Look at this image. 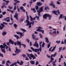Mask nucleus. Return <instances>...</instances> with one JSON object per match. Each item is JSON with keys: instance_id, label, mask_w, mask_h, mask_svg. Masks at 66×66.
Segmentation results:
<instances>
[{"instance_id": "obj_1", "label": "nucleus", "mask_w": 66, "mask_h": 66, "mask_svg": "<svg viewBox=\"0 0 66 66\" xmlns=\"http://www.w3.org/2000/svg\"><path fill=\"white\" fill-rule=\"evenodd\" d=\"M3 45H0V48L1 49L2 52L4 53H5V48L6 47V49H8V46L6 45L5 43H4L3 44Z\"/></svg>"}, {"instance_id": "obj_2", "label": "nucleus", "mask_w": 66, "mask_h": 66, "mask_svg": "<svg viewBox=\"0 0 66 66\" xmlns=\"http://www.w3.org/2000/svg\"><path fill=\"white\" fill-rule=\"evenodd\" d=\"M30 48L33 51H34L35 52H37L39 51L40 52H42V46H40V48L39 49H34V48L32 47H30Z\"/></svg>"}, {"instance_id": "obj_3", "label": "nucleus", "mask_w": 66, "mask_h": 66, "mask_svg": "<svg viewBox=\"0 0 66 66\" xmlns=\"http://www.w3.org/2000/svg\"><path fill=\"white\" fill-rule=\"evenodd\" d=\"M27 55L30 60H32V58L33 60H34L36 59V56H34L32 54H27ZM31 57L32 58H31Z\"/></svg>"}, {"instance_id": "obj_4", "label": "nucleus", "mask_w": 66, "mask_h": 66, "mask_svg": "<svg viewBox=\"0 0 66 66\" xmlns=\"http://www.w3.org/2000/svg\"><path fill=\"white\" fill-rule=\"evenodd\" d=\"M43 7H41L40 9H39V11L38 10L37 11V13H38V16H39V17H40V16H41V15H40V12H43Z\"/></svg>"}, {"instance_id": "obj_5", "label": "nucleus", "mask_w": 66, "mask_h": 66, "mask_svg": "<svg viewBox=\"0 0 66 66\" xmlns=\"http://www.w3.org/2000/svg\"><path fill=\"white\" fill-rule=\"evenodd\" d=\"M57 53L56 52H55L54 55L53 54L51 55L50 57L51 60L50 61L52 62L53 60H54V58H53L52 57H55L56 56V55Z\"/></svg>"}, {"instance_id": "obj_6", "label": "nucleus", "mask_w": 66, "mask_h": 66, "mask_svg": "<svg viewBox=\"0 0 66 66\" xmlns=\"http://www.w3.org/2000/svg\"><path fill=\"white\" fill-rule=\"evenodd\" d=\"M26 23H27V24L26 25V26H29V28H30L31 27V24L30 23V22L29 20H26V22H25Z\"/></svg>"}, {"instance_id": "obj_7", "label": "nucleus", "mask_w": 66, "mask_h": 66, "mask_svg": "<svg viewBox=\"0 0 66 66\" xmlns=\"http://www.w3.org/2000/svg\"><path fill=\"white\" fill-rule=\"evenodd\" d=\"M52 12L53 13H54V14L55 15H56L57 16L58 15V14L56 13H58V14H60V11L59 10H57V11H52Z\"/></svg>"}, {"instance_id": "obj_8", "label": "nucleus", "mask_w": 66, "mask_h": 66, "mask_svg": "<svg viewBox=\"0 0 66 66\" xmlns=\"http://www.w3.org/2000/svg\"><path fill=\"white\" fill-rule=\"evenodd\" d=\"M15 49L16 50L15 51V53L18 54V53H19L20 52V51H21V50L18 49L17 47H16Z\"/></svg>"}, {"instance_id": "obj_9", "label": "nucleus", "mask_w": 66, "mask_h": 66, "mask_svg": "<svg viewBox=\"0 0 66 66\" xmlns=\"http://www.w3.org/2000/svg\"><path fill=\"white\" fill-rule=\"evenodd\" d=\"M33 46H35V47H36L37 48H38V47H39V45L37 43L36 41L35 44H33Z\"/></svg>"}, {"instance_id": "obj_10", "label": "nucleus", "mask_w": 66, "mask_h": 66, "mask_svg": "<svg viewBox=\"0 0 66 66\" xmlns=\"http://www.w3.org/2000/svg\"><path fill=\"white\" fill-rule=\"evenodd\" d=\"M48 14L46 13L44 15H43V19H47V17H48Z\"/></svg>"}, {"instance_id": "obj_11", "label": "nucleus", "mask_w": 66, "mask_h": 66, "mask_svg": "<svg viewBox=\"0 0 66 66\" xmlns=\"http://www.w3.org/2000/svg\"><path fill=\"white\" fill-rule=\"evenodd\" d=\"M17 45L19 46V45L20 48H21V42L20 41H19L18 40L17 41Z\"/></svg>"}, {"instance_id": "obj_12", "label": "nucleus", "mask_w": 66, "mask_h": 66, "mask_svg": "<svg viewBox=\"0 0 66 66\" xmlns=\"http://www.w3.org/2000/svg\"><path fill=\"white\" fill-rule=\"evenodd\" d=\"M36 31H39V32H42L43 34L44 33V30H42L40 29H37L36 30Z\"/></svg>"}, {"instance_id": "obj_13", "label": "nucleus", "mask_w": 66, "mask_h": 66, "mask_svg": "<svg viewBox=\"0 0 66 66\" xmlns=\"http://www.w3.org/2000/svg\"><path fill=\"white\" fill-rule=\"evenodd\" d=\"M29 17L30 18L31 21H33V20H35V18H36V17H35L33 18H32V16H31V15H29Z\"/></svg>"}, {"instance_id": "obj_14", "label": "nucleus", "mask_w": 66, "mask_h": 66, "mask_svg": "<svg viewBox=\"0 0 66 66\" xmlns=\"http://www.w3.org/2000/svg\"><path fill=\"white\" fill-rule=\"evenodd\" d=\"M18 14L17 13H16L15 15L14 16V18H16L17 20H18Z\"/></svg>"}, {"instance_id": "obj_15", "label": "nucleus", "mask_w": 66, "mask_h": 66, "mask_svg": "<svg viewBox=\"0 0 66 66\" xmlns=\"http://www.w3.org/2000/svg\"><path fill=\"white\" fill-rule=\"evenodd\" d=\"M50 5H51V6H52V7L53 8H55V5L53 4V2H52L51 3Z\"/></svg>"}, {"instance_id": "obj_16", "label": "nucleus", "mask_w": 66, "mask_h": 66, "mask_svg": "<svg viewBox=\"0 0 66 66\" xmlns=\"http://www.w3.org/2000/svg\"><path fill=\"white\" fill-rule=\"evenodd\" d=\"M9 43H10V44H14V43H15V42L13 41L12 40V39H10L9 40Z\"/></svg>"}, {"instance_id": "obj_17", "label": "nucleus", "mask_w": 66, "mask_h": 66, "mask_svg": "<svg viewBox=\"0 0 66 66\" xmlns=\"http://www.w3.org/2000/svg\"><path fill=\"white\" fill-rule=\"evenodd\" d=\"M14 37H16L17 39H18L19 38L20 39V37L17 35H14Z\"/></svg>"}, {"instance_id": "obj_18", "label": "nucleus", "mask_w": 66, "mask_h": 66, "mask_svg": "<svg viewBox=\"0 0 66 66\" xmlns=\"http://www.w3.org/2000/svg\"><path fill=\"white\" fill-rule=\"evenodd\" d=\"M37 5H38L39 6H41L42 5V3L39 2H37Z\"/></svg>"}, {"instance_id": "obj_19", "label": "nucleus", "mask_w": 66, "mask_h": 66, "mask_svg": "<svg viewBox=\"0 0 66 66\" xmlns=\"http://www.w3.org/2000/svg\"><path fill=\"white\" fill-rule=\"evenodd\" d=\"M30 62L31 63V64H32V65H34V64H35V62L34 61L31 60L30 61Z\"/></svg>"}, {"instance_id": "obj_20", "label": "nucleus", "mask_w": 66, "mask_h": 66, "mask_svg": "<svg viewBox=\"0 0 66 66\" xmlns=\"http://www.w3.org/2000/svg\"><path fill=\"white\" fill-rule=\"evenodd\" d=\"M56 48V45H55L54 47L53 48V49H52L51 50V52H53L54 50H55V49Z\"/></svg>"}, {"instance_id": "obj_21", "label": "nucleus", "mask_w": 66, "mask_h": 66, "mask_svg": "<svg viewBox=\"0 0 66 66\" xmlns=\"http://www.w3.org/2000/svg\"><path fill=\"white\" fill-rule=\"evenodd\" d=\"M45 39H46V41L47 43H49V41L48 39V38H45Z\"/></svg>"}, {"instance_id": "obj_22", "label": "nucleus", "mask_w": 66, "mask_h": 66, "mask_svg": "<svg viewBox=\"0 0 66 66\" xmlns=\"http://www.w3.org/2000/svg\"><path fill=\"white\" fill-rule=\"evenodd\" d=\"M26 14L27 15L26 16L27 17V20H29V16L28 15V12H26Z\"/></svg>"}, {"instance_id": "obj_23", "label": "nucleus", "mask_w": 66, "mask_h": 66, "mask_svg": "<svg viewBox=\"0 0 66 66\" xmlns=\"http://www.w3.org/2000/svg\"><path fill=\"white\" fill-rule=\"evenodd\" d=\"M47 17H48L49 20H50L51 19V18L52 17L49 14H48Z\"/></svg>"}, {"instance_id": "obj_24", "label": "nucleus", "mask_w": 66, "mask_h": 66, "mask_svg": "<svg viewBox=\"0 0 66 66\" xmlns=\"http://www.w3.org/2000/svg\"><path fill=\"white\" fill-rule=\"evenodd\" d=\"M16 33L17 34H20V35H21V36L22 35V32H16Z\"/></svg>"}, {"instance_id": "obj_25", "label": "nucleus", "mask_w": 66, "mask_h": 66, "mask_svg": "<svg viewBox=\"0 0 66 66\" xmlns=\"http://www.w3.org/2000/svg\"><path fill=\"white\" fill-rule=\"evenodd\" d=\"M17 64V62H14L13 63L11 64L10 66H14L15 65H16Z\"/></svg>"}, {"instance_id": "obj_26", "label": "nucleus", "mask_w": 66, "mask_h": 66, "mask_svg": "<svg viewBox=\"0 0 66 66\" xmlns=\"http://www.w3.org/2000/svg\"><path fill=\"white\" fill-rule=\"evenodd\" d=\"M7 34V32H3L2 33V35L3 36H5V35H6Z\"/></svg>"}, {"instance_id": "obj_27", "label": "nucleus", "mask_w": 66, "mask_h": 66, "mask_svg": "<svg viewBox=\"0 0 66 66\" xmlns=\"http://www.w3.org/2000/svg\"><path fill=\"white\" fill-rule=\"evenodd\" d=\"M23 62L22 60H21V63H20L19 65H23Z\"/></svg>"}, {"instance_id": "obj_28", "label": "nucleus", "mask_w": 66, "mask_h": 66, "mask_svg": "<svg viewBox=\"0 0 66 66\" xmlns=\"http://www.w3.org/2000/svg\"><path fill=\"white\" fill-rule=\"evenodd\" d=\"M13 26L14 27H15V29H16L17 28V27H18V26H17V25L15 23L14 25Z\"/></svg>"}, {"instance_id": "obj_29", "label": "nucleus", "mask_w": 66, "mask_h": 66, "mask_svg": "<svg viewBox=\"0 0 66 66\" xmlns=\"http://www.w3.org/2000/svg\"><path fill=\"white\" fill-rule=\"evenodd\" d=\"M20 30H21L22 31L24 32H26L27 31L26 30L22 28H20Z\"/></svg>"}, {"instance_id": "obj_30", "label": "nucleus", "mask_w": 66, "mask_h": 66, "mask_svg": "<svg viewBox=\"0 0 66 66\" xmlns=\"http://www.w3.org/2000/svg\"><path fill=\"white\" fill-rule=\"evenodd\" d=\"M32 11H34V13H35L36 12V11H35V8H34L33 9V8H31V9Z\"/></svg>"}, {"instance_id": "obj_31", "label": "nucleus", "mask_w": 66, "mask_h": 66, "mask_svg": "<svg viewBox=\"0 0 66 66\" xmlns=\"http://www.w3.org/2000/svg\"><path fill=\"white\" fill-rule=\"evenodd\" d=\"M45 43H44V42H43L42 44V48H44V47H45Z\"/></svg>"}, {"instance_id": "obj_32", "label": "nucleus", "mask_w": 66, "mask_h": 66, "mask_svg": "<svg viewBox=\"0 0 66 66\" xmlns=\"http://www.w3.org/2000/svg\"><path fill=\"white\" fill-rule=\"evenodd\" d=\"M24 20V19H22L19 20L20 22H23V21Z\"/></svg>"}, {"instance_id": "obj_33", "label": "nucleus", "mask_w": 66, "mask_h": 66, "mask_svg": "<svg viewBox=\"0 0 66 66\" xmlns=\"http://www.w3.org/2000/svg\"><path fill=\"white\" fill-rule=\"evenodd\" d=\"M56 43H57L58 44H60V43H61V41H58V40H56Z\"/></svg>"}, {"instance_id": "obj_34", "label": "nucleus", "mask_w": 66, "mask_h": 66, "mask_svg": "<svg viewBox=\"0 0 66 66\" xmlns=\"http://www.w3.org/2000/svg\"><path fill=\"white\" fill-rule=\"evenodd\" d=\"M21 45L23 46L24 48H26V45L25 44H21Z\"/></svg>"}, {"instance_id": "obj_35", "label": "nucleus", "mask_w": 66, "mask_h": 66, "mask_svg": "<svg viewBox=\"0 0 66 66\" xmlns=\"http://www.w3.org/2000/svg\"><path fill=\"white\" fill-rule=\"evenodd\" d=\"M10 17H7L6 18H4V20H5V21H6V20H7V19H10Z\"/></svg>"}, {"instance_id": "obj_36", "label": "nucleus", "mask_w": 66, "mask_h": 66, "mask_svg": "<svg viewBox=\"0 0 66 66\" xmlns=\"http://www.w3.org/2000/svg\"><path fill=\"white\" fill-rule=\"evenodd\" d=\"M5 63V61L4 60H3L2 61V64H4Z\"/></svg>"}, {"instance_id": "obj_37", "label": "nucleus", "mask_w": 66, "mask_h": 66, "mask_svg": "<svg viewBox=\"0 0 66 66\" xmlns=\"http://www.w3.org/2000/svg\"><path fill=\"white\" fill-rule=\"evenodd\" d=\"M39 7L38 6H35L36 9V10H38Z\"/></svg>"}, {"instance_id": "obj_38", "label": "nucleus", "mask_w": 66, "mask_h": 66, "mask_svg": "<svg viewBox=\"0 0 66 66\" xmlns=\"http://www.w3.org/2000/svg\"><path fill=\"white\" fill-rule=\"evenodd\" d=\"M16 7L17 8V10H18V12H20V9H19L18 8V6H16Z\"/></svg>"}, {"instance_id": "obj_39", "label": "nucleus", "mask_w": 66, "mask_h": 66, "mask_svg": "<svg viewBox=\"0 0 66 66\" xmlns=\"http://www.w3.org/2000/svg\"><path fill=\"white\" fill-rule=\"evenodd\" d=\"M39 35L40 38H43V36L41 34H39Z\"/></svg>"}, {"instance_id": "obj_40", "label": "nucleus", "mask_w": 66, "mask_h": 66, "mask_svg": "<svg viewBox=\"0 0 66 66\" xmlns=\"http://www.w3.org/2000/svg\"><path fill=\"white\" fill-rule=\"evenodd\" d=\"M36 18L38 20H39V16H36Z\"/></svg>"}, {"instance_id": "obj_41", "label": "nucleus", "mask_w": 66, "mask_h": 66, "mask_svg": "<svg viewBox=\"0 0 66 66\" xmlns=\"http://www.w3.org/2000/svg\"><path fill=\"white\" fill-rule=\"evenodd\" d=\"M1 25L2 26V27H3V28H4V27H5V25L1 23Z\"/></svg>"}, {"instance_id": "obj_42", "label": "nucleus", "mask_w": 66, "mask_h": 66, "mask_svg": "<svg viewBox=\"0 0 66 66\" xmlns=\"http://www.w3.org/2000/svg\"><path fill=\"white\" fill-rule=\"evenodd\" d=\"M39 64V62H38V61H37L36 63V65L37 66L38 65V64Z\"/></svg>"}, {"instance_id": "obj_43", "label": "nucleus", "mask_w": 66, "mask_h": 66, "mask_svg": "<svg viewBox=\"0 0 66 66\" xmlns=\"http://www.w3.org/2000/svg\"><path fill=\"white\" fill-rule=\"evenodd\" d=\"M6 13V12L5 11H4V12L3 13H2V14L3 15H5Z\"/></svg>"}, {"instance_id": "obj_44", "label": "nucleus", "mask_w": 66, "mask_h": 66, "mask_svg": "<svg viewBox=\"0 0 66 66\" xmlns=\"http://www.w3.org/2000/svg\"><path fill=\"white\" fill-rule=\"evenodd\" d=\"M22 56L23 57H26V55L24 54H22Z\"/></svg>"}, {"instance_id": "obj_45", "label": "nucleus", "mask_w": 66, "mask_h": 66, "mask_svg": "<svg viewBox=\"0 0 66 66\" xmlns=\"http://www.w3.org/2000/svg\"><path fill=\"white\" fill-rule=\"evenodd\" d=\"M31 24H32V25H34V21H33L32 22H32H31L30 23Z\"/></svg>"}, {"instance_id": "obj_46", "label": "nucleus", "mask_w": 66, "mask_h": 66, "mask_svg": "<svg viewBox=\"0 0 66 66\" xmlns=\"http://www.w3.org/2000/svg\"><path fill=\"white\" fill-rule=\"evenodd\" d=\"M56 4H61V3L59 1H57L56 2Z\"/></svg>"}, {"instance_id": "obj_47", "label": "nucleus", "mask_w": 66, "mask_h": 66, "mask_svg": "<svg viewBox=\"0 0 66 66\" xmlns=\"http://www.w3.org/2000/svg\"><path fill=\"white\" fill-rule=\"evenodd\" d=\"M3 29V27H2L1 26V25H0V30H2V29Z\"/></svg>"}, {"instance_id": "obj_48", "label": "nucleus", "mask_w": 66, "mask_h": 66, "mask_svg": "<svg viewBox=\"0 0 66 66\" xmlns=\"http://www.w3.org/2000/svg\"><path fill=\"white\" fill-rule=\"evenodd\" d=\"M53 34H56V31H54L53 32H52Z\"/></svg>"}, {"instance_id": "obj_49", "label": "nucleus", "mask_w": 66, "mask_h": 66, "mask_svg": "<svg viewBox=\"0 0 66 66\" xmlns=\"http://www.w3.org/2000/svg\"><path fill=\"white\" fill-rule=\"evenodd\" d=\"M8 8L9 9H13V7H11L10 6H8Z\"/></svg>"}, {"instance_id": "obj_50", "label": "nucleus", "mask_w": 66, "mask_h": 66, "mask_svg": "<svg viewBox=\"0 0 66 66\" xmlns=\"http://www.w3.org/2000/svg\"><path fill=\"white\" fill-rule=\"evenodd\" d=\"M3 24H5V25H7V24H8L7 23H6L5 22H3Z\"/></svg>"}, {"instance_id": "obj_51", "label": "nucleus", "mask_w": 66, "mask_h": 66, "mask_svg": "<svg viewBox=\"0 0 66 66\" xmlns=\"http://www.w3.org/2000/svg\"><path fill=\"white\" fill-rule=\"evenodd\" d=\"M63 14H60V17L61 18H63Z\"/></svg>"}, {"instance_id": "obj_52", "label": "nucleus", "mask_w": 66, "mask_h": 66, "mask_svg": "<svg viewBox=\"0 0 66 66\" xmlns=\"http://www.w3.org/2000/svg\"><path fill=\"white\" fill-rule=\"evenodd\" d=\"M20 9L21 10H22L23 9V7L22 6H21L20 7Z\"/></svg>"}, {"instance_id": "obj_53", "label": "nucleus", "mask_w": 66, "mask_h": 66, "mask_svg": "<svg viewBox=\"0 0 66 66\" xmlns=\"http://www.w3.org/2000/svg\"><path fill=\"white\" fill-rule=\"evenodd\" d=\"M56 61H57L56 60H55V61H53L52 63H56Z\"/></svg>"}, {"instance_id": "obj_54", "label": "nucleus", "mask_w": 66, "mask_h": 66, "mask_svg": "<svg viewBox=\"0 0 66 66\" xmlns=\"http://www.w3.org/2000/svg\"><path fill=\"white\" fill-rule=\"evenodd\" d=\"M42 42H40L39 43V46L40 47H42Z\"/></svg>"}, {"instance_id": "obj_55", "label": "nucleus", "mask_w": 66, "mask_h": 66, "mask_svg": "<svg viewBox=\"0 0 66 66\" xmlns=\"http://www.w3.org/2000/svg\"><path fill=\"white\" fill-rule=\"evenodd\" d=\"M16 5L14 7V10H16Z\"/></svg>"}, {"instance_id": "obj_56", "label": "nucleus", "mask_w": 66, "mask_h": 66, "mask_svg": "<svg viewBox=\"0 0 66 66\" xmlns=\"http://www.w3.org/2000/svg\"><path fill=\"white\" fill-rule=\"evenodd\" d=\"M0 56H2V57H3V54H0Z\"/></svg>"}, {"instance_id": "obj_57", "label": "nucleus", "mask_w": 66, "mask_h": 66, "mask_svg": "<svg viewBox=\"0 0 66 66\" xmlns=\"http://www.w3.org/2000/svg\"><path fill=\"white\" fill-rule=\"evenodd\" d=\"M26 41L27 42H28L29 43H30V40H29V39H26Z\"/></svg>"}, {"instance_id": "obj_58", "label": "nucleus", "mask_w": 66, "mask_h": 66, "mask_svg": "<svg viewBox=\"0 0 66 66\" xmlns=\"http://www.w3.org/2000/svg\"><path fill=\"white\" fill-rule=\"evenodd\" d=\"M59 62H61V60H62V59L61 58H60L59 59Z\"/></svg>"}, {"instance_id": "obj_59", "label": "nucleus", "mask_w": 66, "mask_h": 66, "mask_svg": "<svg viewBox=\"0 0 66 66\" xmlns=\"http://www.w3.org/2000/svg\"><path fill=\"white\" fill-rule=\"evenodd\" d=\"M6 21H7V22H10V19L7 20H6Z\"/></svg>"}, {"instance_id": "obj_60", "label": "nucleus", "mask_w": 66, "mask_h": 66, "mask_svg": "<svg viewBox=\"0 0 66 66\" xmlns=\"http://www.w3.org/2000/svg\"><path fill=\"white\" fill-rule=\"evenodd\" d=\"M24 36V35H23V34H22L21 36V35H20V38H21V37H22V36Z\"/></svg>"}, {"instance_id": "obj_61", "label": "nucleus", "mask_w": 66, "mask_h": 66, "mask_svg": "<svg viewBox=\"0 0 66 66\" xmlns=\"http://www.w3.org/2000/svg\"><path fill=\"white\" fill-rule=\"evenodd\" d=\"M66 49V47H64L63 48L62 50H65Z\"/></svg>"}, {"instance_id": "obj_62", "label": "nucleus", "mask_w": 66, "mask_h": 66, "mask_svg": "<svg viewBox=\"0 0 66 66\" xmlns=\"http://www.w3.org/2000/svg\"><path fill=\"white\" fill-rule=\"evenodd\" d=\"M50 47V45L48 44L47 45V48H49Z\"/></svg>"}, {"instance_id": "obj_63", "label": "nucleus", "mask_w": 66, "mask_h": 66, "mask_svg": "<svg viewBox=\"0 0 66 66\" xmlns=\"http://www.w3.org/2000/svg\"><path fill=\"white\" fill-rule=\"evenodd\" d=\"M64 43L65 44H65H66V39H64Z\"/></svg>"}, {"instance_id": "obj_64", "label": "nucleus", "mask_w": 66, "mask_h": 66, "mask_svg": "<svg viewBox=\"0 0 66 66\" xmlns=\"http://www.w3.org/2000/svg\"><path fill=\"white\" fill-rule=\"evenodd\" d=\"M64 66H66V62H64Z\"/></svg>"}]
</instances>
